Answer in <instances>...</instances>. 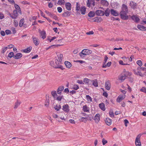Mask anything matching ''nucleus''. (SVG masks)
I'll list each match as a JSON object with an SVG mask.
<instances>
[{"label":"nucleus","instance_id":"11","mask_svg":"<svg viewBox=\"0 0 146 146\" xmlns=\"http://www.w3.org/2000/svg\"><path fill=\"white\" fill-rule=\"evenodd\" d=\"M39 32L40 35V36L41 37V38L44 39L46 37V32L44 31H39Z\"/></svg>","mask_w":146,"mask_h":146},{"label":"nucleus","instance_id":"64","mask_svg":"<svg viewBox=\"0 0 146 146\" xmlns=\"http://www.w3.org/2000/svg\"><path fill=\"white\" fill-rule=\"evenodd\" d=\"M45 12L46 14H47L48 16H50L52 14L51 13L46 10L45 11Z\"/></svg>","mask_w":146,"mask_h":146},{"label":"nucleus","instance_id":"50","mask_svg":"<svg viewBox=\"0 0 146 146\" xmlns=\"http://www.w3.org/2000/svg\"><path fill=\"white\" fill-rule=\"evenodd\" d=\"M63 97V96H59L58 97H57V98H56V99L58 101H60L61 100L62 98Z\"/></svg>","mask_w":146,"mask_h":146},{"label":"nucleus","instance_id":"59","mask_svg":"<svg viewBox=\"0 0 146 146\" xmlns=\"http://www.w3.org/2000/svg\"><path fill=\"white\" fill-rule=\"evenodd\" d=\"M102 142L103 143V145H105V144L107 143L108 142L107 141V140H105L104 139H103L102 140Z\"/></svg>","mask_w":146,"mask_h":146},{"label":"nucleus","instance_id":"17","mask_svg":"<svg viewBox=\"0 0 146 146\" xmlns=\"http://www.w3.org/2000/svg\"><path fill=\"white\" fill-rule=\"evenodd\" d=\"M64 89V87L63 86H61L58 87L57 90V92L58 94H60L61 93V91Z\"/></svg>","mask_w":146,"mask_h":146},{"label":"nucleus","instance_id":"13","mask_svg":"<svg viewBox=\"0 0 146 146\" xmlns=\"http://www.w3.org/2000/svg\"><path fill=\"white\" fill-rule=\"evenodd\" d=\"M22 56V54L21 53H18L14 55L13 58L15 59H19Z\"/></svg>","mask_w":146,"mask_h":146},{"label":"nucleus","instance_id":"56","mask_svg":"<svg viewBox=\"0 0 146 146\" xmlns=\"http://www.w3.org/2000/svg\"><path fill=\"white\" fill-rule=\"evenodd\" d=\"M79 86L77 85H74V87H73V89L74 90H77L78 89H79Z\"/></svg>","mask_w":146,"mask_h":146},{"label":"nucleus","instance_id":"26","mask_svg":"<svg viewBox=\"0 0 146 146\" xmlns=\"http://www.w3.org/2000/svg\"><path fill=\"white\" fill-rule=\"evenodd\" d=\"M137 27L141 30L146 31V27L143 26L138 25L137 26Z\"/></svg>","mask_w":146,"mask_h":146},{"label":"nucleus","instance_id":"16","mask_svg":"<svg viewBox=\"0 0 146 146\" xmlns=\"http://www.w3.org/2000/svg\"><path fill=\"white\" fill-rule=\"evenodd\" d=\"M65 7L67 9L68 11L71 10V5L70 3L67 2L65 3Z\"/></svg>","mask_w":146,"mask_h":146},{"label":"nucleus","instance_id":"10","mask_svg":"<svg viewBox=\"0 0 146 146\" xmlns=\"http://www.w3.org/2000/svg\"><path fill=\"white\" fill-rule=\"evenodd\" d=\"M132 20L136 23H138L140 21V19L136 15H133L131 17Z\"/></svg>","mask_w":146,"mask_h":146},{"label":"nucleus","instance_id":"39","mask_svg":"<svg viewBox=\"0 0 146 146\" xmlns=\"http://www.w3.org/2000/svg\"><path fill=\"white\" fill-rule=\"evenodd\" d=\"M54 109L57 111H59L60 110L61 108V107L60 105H56L54 107Z\"/></svg>","mask_w":146,"mask_h":146},{"label":"nucleus","instance_id":"32","mask_svg":"<svg viewBox=\"0 0 146 146\" xmlns=\"http://www.w3.org/2000/svg\"><path fill=\"white\" fill-rule=\"evenodd\" d=\"M126 78V77L125 76V75H124V74L123 75L119 76L118 77L119 80L121 81V82H123L125 79Z\"/></svg>","mask_w":146,"mask_h":146},{"label":"nucleus","instance_id":"15","mask_svg":"<svg viewBox=\"0 0 146 146\" xmlns=\"http://www.w3.org/2000/svg\"><path fill=\"white\" fill-rule=\"evenodd\" d=\"M100 3L103 5L104 6H108L109 5L108 2L106 0H101Z\"/></svg>","mask_w":146,"mask_h":146},{"label":"nucleus","instance_id":"58","mask_svg":"<svg viewBox=\"0 0 146 146\" xmlns=\"http://www.w3.org/2000/svg\"><path fill=\"white\" fill-rule=\"evenodd\" d=\"M124 122L125 123V125L126 127L127 126V124L129 123V121L128 120L126 119H125L124 120Z\"/></svg>","mask_w":146,"mask_h":146},{"label":"nucleus","instance_id":"8","mask_svg":"<svg viewBox=\"0 0 146 146\" xmlns=\"http://www.w3.org/2000/svg\"><path fill=\"white\" fill-rule=\"evenodd\" d=\"M110 11L111 14L113 16L116 17L118 16L119 15V13L118 12L113 9H111Z\"/></svg>","mask_w":146,"mask_h":146},{"label":"nucleus","instance_id":"35","mask_svg":"<svg viewBox=\"0 0 146 146\" xmlns=\"http://www.w3.org/2000/svg\"><path fill=\"white\" fill-rule=\"evenodd\" d=\"M105 121L106 123L108 125H110L111 123V120L109 118H106Z\"/></svg>","mask_w":146,"mask_h":146},{"label":"nucleus","instance_id":"4","mask_svg":"<svg viewBox=\"0 0 146 146\" xmlns=\"http://www.w3.org/2000/svg\"><path fill=\"white\" fill-rule=\"evenodd\" d=\"M9 15L13 19H16L18 16L17 11L16 10H14L13 11V13L11 14L10 13Z\"/></svg>","mask_w":146,"mask_h":146},{"label":"nucleus","instance_id":"33","mask_svg":"<svg viewBox=\"0 0 146 146\" xmlns=\"http://www.w3.org/2000/svg\"><path fill=\"white\" fill-rule=\"evenodd\" d=\"M94 21L97 22H100L102 20V19L100 17H96L94 18Z\"/></svg>","mask_w":146,"mask_h":146},{"label":"nucleus","instance_id":"23","mask_svg":"<svg viewBox=\"0 0 146 146\" xmlns=\"http://www.w3.org/2000/svg\"><path fill=\"white\" fill-rule=\"evenodd\" d=\"M94 120L96 123H98L100 120V115L99 114H96L94 117Z\"/></svg>","mask_w":146,"mask_h":146},{"label":"nucleus","instance_id":"18","mask_svg":"<svg viewBox=\"0 0 146 146\" xmlns=\"http://www.w3.org/2000/svg\"><path fill=\"white\" fill-rule=\"evenodd\" d=\"M57 56L58 58V60L60 63H62V58H63V54L60 53H58L57 54Z\"/></svg>","mask_w":146,"mask_h":146},{"label":"nucleus","instance_id":"44","mask_svg":"<svg viewBox=\"0 0 146 146\" xmlns=\"http://www.w3.org/2000/svg\"><path fill=\"white\" fill-rule=\"evenodd\" d=\"M20 103L18 101H17L15 103V106L14 107L15 109L17 108L20 105Z\"/></svg>","mask_w":146,"mask_h":146},{"label":"nucleus","instance_id":"14","mask_svg":"<svg viewBox=\"0 0 146 146\" xmlns=\"http://www.w3.org/2000/svg\"><path fill=\"white\" fill-rule=\"evenodd\" d=\"M32 38L33 39V42L35 44L36 46H38L39 44V41H38L37 40V38L33 36L32 37Z\"/></svg>","mask_w":146,"mask_h":146},{"label":"nucleus","instance_id":"25","mask_svg":"<svg viewBox=\"0 0 146 146\" xmlns=\"http://www.w3.org/2000/svg\"><path fill=\"white\" fill-rule=\"evenodd\" d=\"M125 97V96H119L117 99V102H120L122 100H123Z\"/></svg>","mask_w":146,"mask_h":146},{"label":"nucleus","instance_id":"12","mask_svg":"<svg viewBox=\"0 0 146 146\" xmlns=\"http://www.w3.org/2000/svg\"><path fill=\"white\" fill-rule=\"evenodd\" d=\"M55 63L56 66H58V67H60V66H61V68H60V69L62 70H63L64 69V68H63V67L60 65L61 63H60L59 60V61L58 59H56V60Z\"/></svg>","mask_w":146,"mask_h":146},{"label":"nucleus","instance_id":"42","mask_svg":"<svg viewBox=\"0 0 146 146\" xmlns=\"http://www.w3.org/2000/svg\"><path fill=\"white\" fill-rule=\"evenodd\" d=\"M24 22V19H22L21 20L19 23V26L20 27H21L23 25Z\"/></svg>","mask_w":146,"mask_h":146},{"label":"nucleus","instance_id":"38","mask_svg":"<svg viewBox=\"0 0 146 146\" xmlns=\"http://www.w3.org/2000/svg\"><path fill=\"white\" fill-rule=\"evenodd\" d=\"M86 98L88 101L90 102H92V100L91 97L89 95L86 96Z\"/></svg>","mask_w":146,"mask_h":146},{"label":"nucleus","instance_id":"30","mask_svg":"<svg viewBox=\"0 0 146 146\" xmlns=\"http://www.w3.org/2000/svg\"><path fill=\"white\" fill-rule=\"evenodd\" d=\"M96 14L93 11H90L88 14V16L90 17H94Z\"/></svg>","mask_w":146,"mask_h":146},{"label":"nucleus","instance_id":"41","mask_svg":"<svg viewBox=\"0 0 146 146\" xmlns=\"http://www.w3.org/2000/svg\"><path fill=\"white\" fill-rule=\"evenodd\" d=\"M7 47H4L2 48L1 49V53L3 54L7 50Z\"/></svg>","mask_w":146,"mask_h":146},{"label":"nucleus","instance_id":"48","mask_svg":"<svg viewBox=\"0 0 146 146\" xmlns=\"http://www.w3.org/2000/svg\"><path fill=\"white\" fill-rule=\"evenodd\" d=\"M50 17L56 20H58V17L56 15L52 14Z\"/></svg>","mask_w":146,"mask_h":146},{"label":"nucleus","instance_id":"49","mask_svg":"<svg viewBox=\"0 0 146 146\" xmlns=\"http://www.w3.org/2000/svg\"><path fill=\"white\" fill-rule=\"evenodd\" d=\"M111 20L113 21H115V20H117V21H119L120 19H119V18L117 17H112L111 18Z\"/></svg>","mask_w":146,"mask_h":146},{"label":"nucleus","instance_id":"47","mask_svg":"<svg viewBox=\"0 0 146 146\" xmlns=\"http://www.w3.org/2000/svg\"><path fill=\"white\" fill-rule=\"evenodd\" d=\"M136 63L140 66H141L142 65V62L141 60H139L137 61Z\"/></svg>","mask_w":146,"mask_h":146},{"label":"nucleus","instance_id":"20","mask_svg":"<svg viewBox=\"0 0 146 146\" xmlns=\"http://www.w3.org/2000/svg\"><path fill=\"white\" fill-rule=\"evenodd\" d=\"M70 12L68 11H66L64 12L62 14V16L63 17H67L70 16Z\"/></svg>","mask_w":146,"mask_h":146},{"label":"nucleus","instance_id":"54","mask_svg":"<svg viewBox=\"0 0 146 146\" xmlns=\"http://www.w3.org/2000/svg\"><path fill=\"white\" fill-rule=\"evenodd\" d=\"M108 58L107 56H106L104 58V62L103 63V64H106V62L107 61Z\"/></svg>","mask_w":146,"mask_h":146},{"label":"nucleus","instance_id":"36","mask_svg":"<svg viewBox=\"0 0 146 146\" xmlns=\"http://www.w3.org/2000/svg\"><path fill=\"white\" fill-rule=\"evenodd\" d=\"M91 80L86 78H85L83 80L84 82L86 84H88L91 82Z\"/></svg>","mask_w":146,"mask_h":146},{"label":"nucleus","instance_id":"40","mask_svg":"<svg viewBox=\"0 0 146 146\" xmlns=\"http://www.w3.org/2000/svg\"><path fill=\"white\" fill-rule=\"evenodd\" d=\"M80 5L79 3H76V10L77 11H78L80 9Z\"/></svg>","mask_w":146,"mask_h":146},{"label":"nucleus","instance_id":"3","mask_svg":"<svg viewBox=\"0 0 146 146\" xmlns=\"http://www.w3.org/2000/svg\"><path fill=\"white\" fill-rule=\"evenodd\" d=\"M141 136V134H139L137 136L135 141V144L136 146H141V143L140 139Z\"/></svg>","mask_w":146,"mask_h":146},{"label":"nucleus","instance_id":"55","mask_svg":"<svg viewBox=\"0 0 146 146\" xmlns=\"http://www.w3.org/2000/svg\"><path fill=\"white\" fill-rule=\"evenodd\" d=\"M14 24L15 27H17L18 25V23L16 20H15L14 22Z\"/></svg>","mask_w":146,"mask_h":146},{"label":"nucleus","instance_id":"2","mask_svg":"<svg viewBox=\"0 0 146 146\" xmlns=\"http://www.w3.org/2000/svg\"><path fill=\"white\" fill-rule=\"evenodd\" d=\"M92 52L91 50L88 49H84L80 52L79 55L81 57H84L86 55L90 54Z\"/></svg>","mask_w":146,"mask_h":146},{"label":"nucleus","instance_id":"45","mask_svg":"<svg viewBox=\"0 0 146 146\" xmlns=\"http://www.w3.org/2000/svg\"><path fill=\"white\" fill-rule=\"evenodd\" d=\"M139 90L140 91L145 93L146 94V88L143 87L141 89Z\"/></svg>","mask_w":146,"mask_h":146},{"label":"nucleus","instance_id":"52","mask_svg":"<svg viewBox=\"0 0 146 146\" xmlns=\"http://www.w3.org/2000/svg\"><path fill=\"white\" fill-rule=\"evenodd\" d=\"M14 53L13 52H10L9 53L8 55V56L10 58H11L13 56H14Z\"/></svg>","mask_w":146,"mask_h":146},{"label":"nucleus","instance_id":"57","mask_svg":"<svg viewBox=\"0 0 146 146\" xmlns=\"http://www.w3.org/2000/svg\"><path fill=\"white\" fill-rule=\"evenodd\" d=\"M128 78H129V81L131 83H132L133 82V81H134V79H133V78L130 77H129Z\"/></svg>","mask_w":146,"mask_h":146},{"label":"nucleus","instance_id":"29","mask_svg":"<svg viewBox=\"0 0 146 146\" xmlns=\"http://www.w3.org/2000/svg\"><path fill=\"white\" fill-rule=\"evenodd\" d=\"M99 107L103 111H105L106 110L105 106L103 103H101L99 104Z\"/></svg>","mask_w":146,"mask_h":146},{"label":"nucleus","instance_id":"1","mask_svg":"<svg viewBox=\"0 0 146 146\" xmlns=\"http://www.w3.org/2000/svg\"><path fill=\"white\" fill-rule=\"evenodd\" d=\"M121 8V10L119 13L121 18L124 20L128 19L129 17L127 14L128 13L129 10L127 6L125 4H123Z\"/></svg>","mask_w":146,"mask_h":146},{"label":"nucleus","instance_id":"5","mask_svg":"<svg viewBox=\"0 0 146 146\" xmlns=\"http://www.w3.org/2000/svg\"><path fill=\"white\" fill-rule=\"evenodd\" d=\"M91 5H92L93 7L95 6V3L94 0H88L87 2V6L88 7H90Z\"/></svg>","mask_w":146,"mask_h":146},{"label":"nucleus","instance_id":"6","mask_svg":"<svg viewBox=\"0 0 146 146\" xmlns=\"http://www.w3.org/2000/svg\"><path fill=\"white\" fill-rule=\"evenodd\" d=\"M129 6H130L131 8L135 9H137V4L133 2V1H131L129 3Z\"/></svg>","mask_w":146,"mask_h":146},{"label":"nucleus","instance_id":"19","mask_svg":"<svg viewBox=\"0 0 146 146\" xmlns=\"http://www.w3.org/2000/svg\"><path fill=\"white\" fill-rule=\"evenodd\" d=\"M105 86L107 90H109L110 89V84L109 81H108L106 82Z\"/></svg>","mask_w":146,"mask_h":146},{"label":"nucleus","instance_id":"63","mask_svg":"<svg viewBox=\"0 0 146 146\" xmlns=\"http://www.w3.org/2000/svg\"><path fill=\"white\" fill-rule=\"evenodd\" d=\"M94 33V32L92 31H90V32H87V33H86V34L87 35H92Z\"/></svg>","mask_w":146,"mask_h":146},{"label":"nucleus","instance_id":"61","mask_svg":"<svg viewBox=\"0 0 146 146\" xmlns=\"http://www.w3.org/2000/svg\"><path fill=\"white\" fill-rule=\"evenodd\" d=\"M13 34H15L16 33V31L15 29L14 28L12 27L11 29Z\"/></svg>","mask_w":146,"mask_h":146},{"label":"nucleus","instance_id":"51","mask_svg":"<svg viewBox=\"0 0 146 146\" xmlns=\"http://www.w3.org/2000/svg\"><path fill=\"white\" fill-rule=\"evenodd\" d=\"M14 4L15 7L16 9V10H18V9L19 10V9H20V8L19 6L18 5H17L16 4H15V3Z\"/></svg>","mask_w":146,"mask_h":146},{"label":"nucleus","instance_id":"34","mask_svg":"<svg viewBox=\"0 0 146 146\" xmlns=\"http://www.w3.org/2000/svg\"><path fill=\"white\" fill-rule=\"evenodd\" d=\"M111 64V62H108L107 64H103L102 67L103 68H106L107 67H110Z\"/></svg>","mask_w":146,"mask_h":146},{"label":"nucleus","instance_id":"9","mask_svg":"<svg viewBox=\"0 0 146 146\" xmlns=\"http://www.w3.org/2000/svg\"><path fill=\"white\" fill-rule=\"evenodd\" d=\"M95 13L97 16H101L104 15V11L102 10H97L96 11Z\"/></svg>","mask_w":146,"mask_h":146},{"label":"nucleus","instance_id":"53","mask_svg":"<svg viewBox=\"0 0 146 146\" xmlns=\"http://www.w3.org/2000/svg\"><path fill=\"white\" fill-rule=\"evenodd\" d=\"M5 33L7 35L10 34H11V31L10 30L7 29L5 31Z\"/></svg>","mask_w":146,"mask_h":146},{"label":"nucleus","instance_id":"7","mask_svg":"<svg viewBox=\"0 0 146 146\" xmlns=\"http://www.w3.org/2000/svg\"><path fill=\"white\" fill-rule=\"evenodd\" d=\"M62 110L65 112L68 113L70 111L69 106L66 104L62 106Z\"/></svg>","mask_w":146,"mask_h":146},{"label":"nucleus","instance_id":"31","mask_svg":"<svg viewBox=\"0 0 146 146\" xmlns=\"http://www.w3.org/2000/svg\"><path fill=\"white\" fill-rule=\"evenodd\" d=\"M32 49V47L31 46H29L27 47V48L24 49L23 50V52L26 53H27L30 52Z\"/></svg>","mask_w":146,"mask_h":146},{"label":"nucleus","instance_id":"27","mask_svg":"<svg viewBox=\"0 0 146 146\" xmlns=\"http://www.w3.org/2000/svg\"><path fill=\"white\" fill-rule=\"evenodd\" d=\"M66 67L68 68H70L72 66L71 63L68 61H65L64 62Z\"/></svg>","mask_w":146,"mask_h":146},{"label":"nucleus","instance_id":"60","mask_svg":"<svg viewBox=\"0 0 146 146\" xmlns=\"http://www.w3.org/2000/svg\"><path fill=\"white\" fill-rule=\"evenodd\" d=\"M137 74H136V75H139L141 76H143L144 74H142L140 72L137 71Z\"/></svg>","mask_w":146,"mask_h":146},{"label":"nucleus","instance_id":"28","mask_svg":"<svg viewBox=\"0 0 146 146\" xmlns=\"http://www.w3.org/2000/svg\"><path fill=\"white\" fill-rule=\"evenodd\" d=\"M50 64L52 67L55 68H61V66H60V67L58 66H55V64L54 62L53 61H51L50 62Z\"/></svg>","mask_w":146,"mask_h":146},{"label":"nucleus","instance_id":"46","mask_svg":"<svg viewBox=\"0 0 146 146\" xmlns=\"http://www.w3.org/2000/svg\"><path fill=\"white\" fill-rule=\"evenodd\" d=\"M124 75H125V76L126 77L128 76H131L132 74L131 72L127 71L125 72V74H124Z\"/></svg>","mask_w":146,"mask_h":146},{"label":"nucleus","instance_id":"22","mask_svg":"<svg viewBox=\"0 0 146 146\" xmlns=\"http://www.w3.org/2000/svg\"><path fill=\"white\" fill-rule=\"evenodd\" d=\"M80 10L81 11V14L84 15L85 14L86 11V8L84 6H82Z\"/></svg>","mask_w":146,"mask_h":146},{"label":"nucleus","instance_id":"21","mask_svg":"<svg viewBox=\"0 0 146 146\" xmlns=\"http://www.w3.org/2000/svg\"><path fill=\"white\" fill-rule=\"evenodd\" d=\"M90 83L92 82V84L95 87H97L98 86V82L97 79H95L91 80Z\"/></svg>","mask_w":146,"mask_h":146},{"label":"nucleus","instance_id":"24","mask_svg":"<svg viewBox=\"0 0 146 146\" xmlns=\"http://www.w3.org/2000/svg\"><path fill=\"white\" fill-rule=\"evenodd\" d=\"M110 9L109 8H107L105 11H104V14L106 17H108L110 15Z\"/></svg>","mask_w":146,"mask_h":146},{"label":"nucleus","instance_id":"43","mask_svg":"<svg viewBox=\"0 0 146 146\" xmlns=\"http://www.w3.org/2000/svg\"><path fill=\"white\" fill-rule=\"evenodd\" d=\"M88 108L86 105H85L83 107V110L85 112H87L88 111Z\"/></svg>","mask_w":146,"mask_h":146},{"label":"nucleus","instance_id":"37","mask_svg":"<svg viewBox=\"0 0 146 146\" xmlns=\"http://www.w3.org/2000/svg\"><path fill=\"white\" fill-rule=\"evenodd\" d=\"M51 94L54 98H56V96H57V94L56 91H52L51 92Z\"/></svg>","mask_w":146,"mask_h":146},{"label":"nucleus","instance_id":"62","mask_svg":"<svg viewBox=\"0 0 146 146\" xmlns=\"http://www.w3.org/2000/svg\"><path fill=\"white\" fill-rule=\"evenodd\" d=\"M58 11L59 13H61L62 11V9L60 7H58L57 8Z\"/></svg>","mask_w":146,"mask_h":146}]
</instances>
